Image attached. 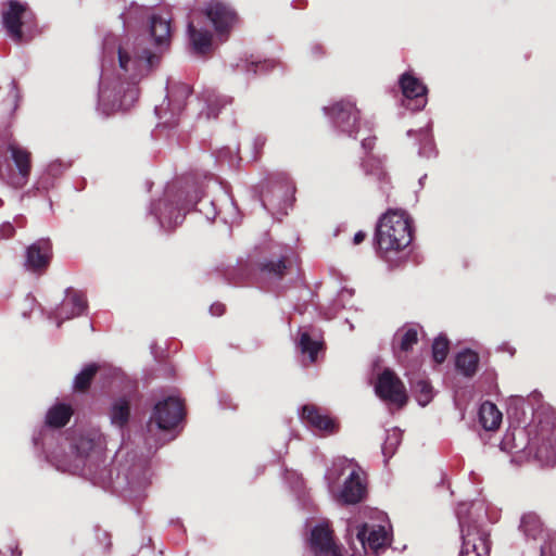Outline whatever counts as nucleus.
Returning a JSON list of instances; mask_svg holds the SVG:
<instances>
[{"instance_id": "obj_30", "label": "nucleus", "mask_w": 556, "mask_h": 556, "mask_svg": "<svg viewBox=\"0 0 556 556\" xmlns=\"http://www.w3.org/2000/svg\"><path fill=\"white\" fill-rule=\"evenodd\" d=\"M414 391L417 402L426 406L432 399V388L425 380H419L414 384Z\"/></svg>"}, {"instance_id": "obj_18", "label": "nucleus", "mask_w": 556, "mask_h": 556, "mask_svg": "<svg viewBox=\"0 0 556 556\" xmlns=\"http://www.w3.org/2000/svg\"><path fill=\"white\" fill-rule=\"evenodd\" d=\"M206 16L213 23L218 34H223L231 27L236 20L235 13L227 5L218 1H213L208 4Z\"/></svg>"}, {"instance_id": "obj_22", "label": "nucleus", "mask_w": 556, "mask_h": 556, "mask_svg": "<svg viewBox=\"0 0 556 556\" xmlns=\"http://www.w3.org/2000/svg\"><path fill=\"white\" fill-rule=\"evenodd\" d=\"M188 34L191 46L197 53H206L212 46V35L207 30L198 29L192 22L188 24Z\"/></svg>"}, {"instance_id": "obj_3", "label": "nucleus", "mask_w": 556, "mask_h": 556, "mask_svg": "<svg viewBox=\"0 0 556 556\" xmlns=\"http://www.w3.org/2000/svg\"><path fill=\"white\" fill-rule=\"evenodd\" d=\"M375 238L378 250L384 257L408 247L413 237L406 212L389 210L384 213L377 224Z\"/></svg>"}, {"instance_id": "obj_13", "label": "nucleus", "mask_w": 556, "mask_h": 556, "mask_svg": "<svg viewBox=\"0 0 556 556\" xmlns=\"http://www.w3.org/2000/svg\"><path fill=\"white\" fill-rule=\"evenodd\" d=\"M301 419L314 431L330 434L337 431V422L328 415L323 414L319 408L314 405H305L302 408Z\"/></svg>"}, {"instance_id": "obj_23", "label": "nucleus", "mask_w": 556, "mask_h": 556, "mask_svg": "<svg viewBox=\"0 0 556 556\" xmlns=\"http://www.w3.org/2000/svg\"><path fill=\"white\" fill-rule=\"evenodd\" d=\"M72 414L71 406L58 404L48 410L46 422L52 428H62L70 421Z\"/></svg>"}, {"instance_id": "obj_32", "label": "nucleus", "mask_w": 556, "mask_h": 556, "mask_svg": "<svg viewBox=\"0 0 556 556\" xmlns=\"http://www.w3.org/2000/svg\"><path fill=\"white\" fill-rule=\"evenodd\" d=\"M207 111L205 113L206 118L216 117L217 111L214 109L215 104L225 105L228 103V99L225 97H217L215 94H208L206 98Z\"/></svg>"}, {"instance_id": "obj_10", "label": "nucleus", "mask_w": 556, "mask_h": 556, "mask_svg": "<svg viewBox=\"0 0 556 556\" xmlns=\"http://www.w3.org/2000/svg\"><path fill=\"white\" fill-rule=\"evenodd\" d=\"M31 15L27 8L17 1H10L8 10L3 12V25L9 37L16 43L27 41L22 27L27 21V16Z\"/></svg>"}, {"instance_id": "obj_21", "label": "nucleus", "mask_w": 556, "mask_h": 556, "mask_svg": "<svg viewBox=\"0 0 556 556\" xmlns=\"http://www.w3.org/2000/svg\"><path fill=\"white\" fill-rule=\"evenodd\" d=\"M479 418L482 427L485 430H495L502 422V413L497 409L495 404L484 402L480 406Z\"/></svg>"}, {"instance_id": "obj_29", "label": "nucleus", "mask_w": 556, "mask_h": 556, "mask_svg": "<svg viewBox=\"0 0 556 556\" xmlns=\"http://www.w3.org/2000/svg\"><path fill=\"white\" fill-rule=\"evenodd\" d=\"M402 440L401 430L393 428L387 431L384 443L382 444V453L386 457H391Z\"/></svg>"}, {"instance_id": "obj_6", "label": "nucleus", "mask_w": 556, "mask_h": 556, "mask_svg": "<svg viewBox=\"0 0 556 556\" xmlns=\"http://www.w3.org/2000/svg\"><path fill=\"white\" fill-rule=\"evenodd\" d=\"M468 505L462 504L457 510L459 525L463 532V546L459 556H489V534L478 526L465 528V513Z\"/></svg>"}, {"instance_id": "obj_27", "label": "nucleus", "mask_w": 556, "mask_h": 556, "mask_svg": "<svg viewBox=\"0 0 556 556\" xmlns=\"http://www.w3.org/2000/svg\"><path fill=\"white\" fill-rule=\"evenodd\" d=\"M520 528L527 536L536 539L542 532V523L534 513L525 514L521 518Z\"/></svg>"}, {"instance_id": "obj_17", "label": "nucleus", "mask_w": 556, "mask_h": 556, "mask_svg": "<svg viewBox=\"0 0 556 556\" xmlns=\"http://www.w3.org/2000/svg\"><path fill=\"white\" fill-rule=\"evenodd\" d=\"M356 535L365 549L369 548L374 552H378L389 543L388 531L383 526L364 525Z\"/></svg>"}, {"instance_id": "obj_39", "label": "nucleus", "mask_w": 556, "mask_h": 556, "mask_svg": "<svg viewBox=\"0 0 556 556\" xmlns=\"http://www.w3.org/2000/svg\"><path fill=\"white\" fill-rule=\"evenodd\" d=\"M161 105H164V109H167V111H173L175 110V106L174 105H170L169 109H168V105H167V102L164 101Z\"/></svg>"}, {"instance_id": "obj_7", "label": "nucleus", "mask_w": 556, "mask_h": 556, "mask_svg": "<svg viewBox=\"0 0 556 556\" xmlns=\"http://www.w3.org/2000/svg\"><path fill=\"white\" fill-rule=\"evenodd\" d=\"M191 94V88L187 84L175 83L168 88L167 97L165 101L168 108L175 106V110L167 111L164 105L155 108V114L165 126H175L178 123L179 116L181 115L186 100Z\"/></svg>"}, {"instance_id": "obj_40", "label": "nucleus", "mask_w": 556, "mask_h": 556, "mask_svg": "<svg viewBox=\"0 0 556 556\" xmlns=\"http://www.w3.org/2000/svg\"><path fill=\"white\" fill-rule=\"evenodd\" d=\"M420 154H424V155H429V153H427V151L424 149V150H420Z\"/></svg>"}, {"instance_id": "obj_8", "label": "nucleus", "mask_w": 556, "mask_h": 556, "mask_svg": "<svg viewBox=\"0 0 556 556\" xmlns=\"http://www.w3.org/2000/svg\"><path fill=\"white\" fill-rule=\"evenodd\" d=\"M53 248L50 239L40 238L29 244L25 251V268L36 275H43L52 261Z\"/></svg>"}, {"instance_id": "obj_15", "label": "nucleus", "mask_w": 556, "mask_h": 556, "mask_svg": "<svg viewBox=\"0 0 556 556\" xmlns=\"http://www.w3.org/2000/svg\"><path fill=\"white\" fill-rule=\"evenodd\" d=\"M86 307L87 301L85 295L73 289H67L63 302L55 312L56 318H60L58 326L60 327L63 320L81 315Z\"/></svg>"}, {"instance_id": "obj_11", "label": "nucleus", "mask_w": 556, "mask_h": 556, "mask_svg": "<svg viewBox=\"0 0 556 556\" xmlns=\"http://www.w3.org/2000/svg\"><path fill=\"white\" fill-rule=\"evenodd\" d=\"M376 393L384 401L402 406L407 401V395L402 381L393 371L386 369L378 378Z\"/></svg>"}, {"instance_id": "obj_14", "label": "nucleus", "mask_w": 556, "mask_h": 556, "mask_svg": "<svg viewBox=\"0 0 556 556\" xmlns=\"http://www.w3.org/2000/svg\"><path fill=\"white\" fill-rule=\"evenodd\" d=\"M365 492L366 488L359 472L355 468H351L342 489L336 494V498L343 504H356L364 498Z\"/></svg>"}, {"instance_id": "obj_35", "label": "nucleus", "mask_w": 556, "mask_h": 556, "mask_svg": "<svg viewBox=\"0 0 556 556\" xmlns=\"http://www.w3.org/2000/svg\"><path fill=\"white\" fill-rule=\"evenodd\" d=\"M365 237H366V233L364 231L356 232L354 238H353L354 244L362 243L364 241Z\"/></svg>"}, {"instance_id": "obj_38", "label": "nucleus", "mask_w": 556, "mask_h": 556, "mask_svg": "<svg viewBox=\"0 0 556 556\" xmlns=\"http://www.w3.org/2000/svg\"><path fill=\"white\" fill-rule=\"evenodd\" d=\"M21 555H22V552L18 549L17 546L12 548V556H21Z\"/></svg>"}, {"instance_id": "obj_26", "label": "nucleus", "mask_w": 556, "mask_h": 556, "mask_svg": "<svg viewBox=\"0 0 556 556\" xmlns=\"http://www.w3.org/2000/svg\"><path fill=\"white\" fill-rule=\"evenodd\" d=\"M479 357L477 353L467 350L459 353L456 357V367L466 376H471L478 366Z\"/></svg>"}, {"instance_id": "obj_9", "label": "nucleus", "mask_w": 556, "mask_h": 556, "mask_svg": "<svg viewBox=\"0 0 556 556\" xmlns=\"http://www.w3.org/2000/svg\"><path fill=\"white\" fill-rule=\"evenodd\" d=\"M118 63L121 70L125 72V74L131 72L130 74V83L128 84L129 88L124 90V93L121 98V106L124 110H130L135 106L136 102L139 99V87L137 80V72L139 67V59L137 56L130 55L123 47L118 48Z\"/></svg>"}, {"instance_id": "obj_25", "label": "nucleus", "mask_w": 556, "mask_h": 556, "mask_svg": "<svg viewBox=\"0 0 556 556\" xmlns=\"http://www.w3.org/2000/svg\"><path fill=\"white\" fill-rule=\"evenodd\" d=\"M130 415V404L125 397L116 400L111 409L112 424L123 427L128 422Z\"/></svg>"}, {"instance_id": "obj_28", "label": "nucleus", "mask_w": 556, "mask_h": 556, "mask_svg": "<svg viewBox=\"0 0 556 556\" xmlns=\"http://www.w3.org/2000/svg\"><path fill=\"white\" fill-rule=\"evenodd\" d=\"M299 345L302 353L308 354L311 363L316 359V354L321 346L320 342L312 340L308 332L306 331L301 332Z\"/></svg>"}, {"instance_id": "obj_24", "label": "nucleus", "mask_w": 556, "mask_h": 556, "mask_svg": "<svg viewBox=\"0 0 556 556\" xmlns=\"http://www.w3.org/2000/svg\"><path fill=\"white\" fill-rule=\"evenodd\" d=\"M99 370V366L94 363L88 364L74 379V390L77 392H86L89 390L91 382Z\"/></svg>"}, {"instance_id": "obj_19", "label": "nucleus", "mask_w": 556, "mask_h": 556, "mask_svg": "<svg viewBox=\"0 0 556 556\" xmlns=\"http://www.w3.org/2000/svg\"><path fill=\"white\" fill-rule=\"evenodd\" d=\"M400 85L406 99L416 100L414 110H420L426 105L427 88L418 78L405 73L400 79Z\"/></svg>"}, {"instance_id": "obj_34", "label": "nucleus", "mask_w": 556, "mask_h": 556, "mask_svg": "<svg viewBox=\"0 0 556 556\" xmlns=\"http://www.w3.org/2000/svg\"><path fill=\"white\" fill-rule=\"evenodd\" d=\"M211 313L215 316H219L224 313V305L223 304H213L210 308Z\"/></svg>"}, {"instance_id": "obj_1", "label": "nucleus", "mask_w": 556, "mask_h": 556, "mask_svg": "<svg viewBox=\"0 0 556 556\" xmlns=\"http://www.w3.org/2000/svg\"><path fill=\"white\" fill-rule=\"evenodd\" d=\"M170 21L161 13H151L141 33V75L160 66L161 59L170 43Z\"/></svg>"}, {"instance_id": "obj_41", "label": "nucleus", "mask_w": 556, "mask_h": 556, "mask_svg": "<svg viewBox=\"0 0 556 556\" xmlns=\"http://www.w3.org/2000/svg\"><path fill=\"white\" fill-rule=\"evenodd\" d=\"M10 232L13 233L14 232V228L10 227Z\"/></svg>"}, {"instance_id": "obj_36", "label": "nucleus", "mask_w": 556, "mask_h": 556, "mask_svg": "<svg viewBox=\"0 0 556 556\" xmlns=\"http://www.w3.org/2000/svg\"><path fill=\"white\" fill-rule=\"evenodd\" d=\"M336 478H337V477H336V470H334V468H333V469L329 472V475H328L329 488H330L331 492H333L331 483H332V481H333Z\"/></svg>"}, {"instance_id": "obj_20", "label": "nucleus", "mask_w": 556, "mask_h": 556, "mask_svg": "<svg viewBox=\"0 0 556 556\" xmlns=\"http://www.w3.org/2000/svg\"><path fill=\"white\" fill-rule=\"evenodd\" d=\"M418 333L413 327H403L396 331L393 340V350L396 354L399 352H408L414 344L417 343ZM400 358L401 356L397 355Z\"/></svg>"}, {"instance_id": "obj_16", "label": "nucleus", "mask_w": 556, "mask_h": 556, "mask_svg": "<svg viewBox=\"0 0 556 556\" xmlns=\"http://www.w3.org/2000/svg\"><path fill=\"white\" fill-rule=\"evenodd\" d=\"M330 112L342 131L348 132L351 137H357L358 131L354 130V126L358 118V112L352 103L339 102L330 109Z\"/></svg>"}, {"instance_id": "obj_31", "label": "nucleus", "mask_w": 556, "mask_h": 556, "mask_svg": "<svg viewBox=\"0 0 556 556\" xmlns=\"http://www.w3.org/2000/svg\"><path fill=\"white\" fill-rule=\"evenodd\" d=\"M448 342L444 337H438L432 344V354L437 363H442L446 358Z\"/></svg>"}, {"instance_id": "obj_37", "label": "nucleus", "mask_w": 556, "mask_h": 556, "mask_svg": "<svg viewBox=\"0 0 556 556\" xmlns=\"http://www.w3.org/2000/svg\"><path fill=\"white\" fill-rule=\"evenodd\" d=\"M362 144L365 149L370 148L372 144L371 139H363Z\"/></svg>"}, {"instance_id": "obj_12", "label": "nucleus", "mask_w": 556, "mask_h": 556, "mask_svg": "<svg viewBox=\"0 0 556 556\" xmlns=\"http://www.w3.org/2000/svg\"><path fill=\"white\" fill-rule=\"evenodd\" d=\"M311 549L319 556H341L342 547L332 539V532L327 523L313 528L309 539Z\"/></svg>"}, {"instance_id": "obj_33", "label": "nucleus", "mask_w": 556, "mask_h": 556, "mask_svg": "<svg viewBox=\"0 0 556 556\" xmlns=\"http://www.w3.org/2000/svg\"><path fill=\"white\" fill-rule=\"evenodd\" d=\"M268 267H269L270 271H274L275 274L281 275L282 270L285 268V263H283V261L280 260L277 263L269 264Z\"/></svg>"}, {"instance_id": "obj_4", "label": "nucleus", "mask_w": 556, "mask_h": 556, "mask_svg": "<svg viewBox=\"0 0 556 556\" xmlns=\"http://www.w3.org/2000/svg\"><path fill=\"white\" fill-rule=\"evenodd\" d=\"M195 199L198 197L187 199L181 190L168 189L161 198L151 202L149 215L154 217L162 228L174 229L182 223L186 212L195 204Z\"/></svg>"}, {"instance_id": "obj_5", "label": "nucleus", "mask_w": 556, "mask_h": 556, "mask_svg": "<svg viewBox=\"0 0 556 556\" xmlns=\"http://www.w3.org/2000/svg\"><path fill=\"white\" fill-rule=\"evenodd\" d=\"M8 151L11 154L15 169L10 165L5 168H0V177L15 189L23 188L28 182L30 176L31 153L16 143H10Z\"/></svg>"}, {"instance_id": "obj_2", "label": "nucleus", "mask_w": 556, "mask_h": 556, "mask_svg": "<svg viewBox=\"0 0 556 556\" xmlns=\"http://www.w3.org/2000/svg\"><path fill=\"white\" fill-rule=\"evenodd\" d=\"M182 419V404L179 399L169 396L154 405L143 435L147 456H152L156 450L172 440L168 431Z\"/></svg>"}]
</instances>
